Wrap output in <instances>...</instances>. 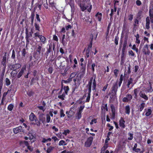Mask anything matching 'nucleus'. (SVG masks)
Returning a JSON list of instances; mask_svg holds the SVG:
<instances>
[{
	"label": "nucleus",
	"mask_w": 153,
	"mask_h": 153,
	"mask_svg": "<svg viewBox=\"0 0 153 153\" xmlns=\"http://www.w3.org/2000/svg\"><path fill=\"white\" fill-rule=\"evenodd\" d=\"M70 132V131L69 130H65L63 133V134L66 135L68 134H69Z\"/></svg>",
	"instance_id": "obj_55"
},
{
	"label": "nucleus",
	"mask_w": 153,
	"mask_h": 153,
	"mask_svg": "<svg viewBox=\"0 0 153 153\" xmlns=\"http://www.w3.org/2000/svg\"><path fill=\"white\" fill-rule=\"evenodd\" d=\"M65 1L67 4H69L71 6L74 2L73 0H65Z\"/></svg>",
	"instance_id": "obj_39"
},
{
	"label": "nucleus",
	"mask_w": 153,
	"mask_h": 153,
	"mask_svg": "<svg viewBox=\"0 0 153 153\" xmlns=\"http://www.w3.org/2000/svg\"><path fill=\"white\" fill-rule=\"evenodd\" d=\"M125 77V75H123V74H121L120 79V80L122 81L123 79Z\"/></svg>",
	"instance_id": "obj_62"
},
{
	"label": "nucleus",
	"mask_w": 153,
	"mask_h": 153,
	"mask_svg": "<svg viewBox=\"0 0 153 153\" xmlns=\"http://www.w3.org/2000/svg\"><path fill=\"white\" fill-rule=\"evenodd\" d=\"M5 84L7 86H8L10 84V82L8 78H6L5 79Z\"/></svg>",
	"instance_id": "obj_40"
},
{
	"label": "nucleus",
	"mask_w": 153,
	"mask_h": 153,
	"mask_svg": "<svg viewBox=\"0 0 153 153\" xmlns=\"http://www.w3.org/2000/svg\"><path fill=\"white\" fill-rule=\"evenodd\" d=\"M146 27L147 29H149L150 28V20L148 16L146 18Z\"/></svg>",
	"instance_id": "obj_14"
},
{
	"label": "nucleus",
	"mask_w": 153,
	"mask_h": 153,
	"mask_svg": "<svg viewBox=\"0 0 153 153\" xmlns=\"http://www.w3.org/2000/svg\"><path fill=\"white\" fill-rule=\"evenodd\" d=\"M119 39V37L118 36H115L114 41L115 44L116 45H117L118 44V41Z\"/></svg>",
	"instance_id": "obj_52"
},
{
	"label": "nucleus",
	"mask_w": 153,
	"mask_h": 153,
	"mask_svg": "<svg viewBox=\"0 0 153 153\" xmlns=\"http://www.w3.org/2000/svg\"><path fill=\"white\" fill-rule=\"evenodd\" d=\"M76 72H74L72 73L70 75V77L72 79L73 77H74L76 74Z\"/></svg>",
	"instance_id": "obj_48"
},
{
	"label": "nucleus",
	"mask_w": 153,
	"mask_h": 153,
	"mask_svg": "<svg viewBox=\"0 0 153 153\" xmlns=\"http://www.w3.org/2000/svg\"><path fill=\"white\" fill-rule=\"evenodd\" d=\"M20 143L24 144L25 146H27L29 145V143L27 141H22Z\"/></svg>",
	"instance_id": "obj_51"
},
{
	"label": "nucleus",
	"mask_w": 153,
	"mask_h": 153,
	"mask_svg": "<svg viewBox=\"0 0 153 153\" xmlns=\"http://www.w3.org/2000/svg\"><path fill=\"white\" fill-rule=\"evenodd\" d=\"M130 112V108L129 105L126 106L125 107V113L129 114Z\"/></svg>",
	"instance_id": "obj_24"
},
{
	"label": "nucleus",
	"mask_w": 153,
	"mask_h": 153,
	"mask_svg": "<svg viewBox=\"0 0 153 153\" xmlns=\"http://www.w3.org/2000/svg\"><path fill=\"white\" fill-rule=\"evenodd\" d=\"M127 45V41H125L123 43V48L122 49V51L123 52H124L126 48Z\"/></svg>",
	"instance_id": "obj_30"
},
{
	"label": "nucleus",
	"mask_w": 153,
	"mask_h": 153,
	"mask_svg": "<svg viewBox=\"0 0 153 153\" xmlns=\"http://www.w3.org/2000/svg\"><path fill=\"white\" fill-rule=\"evenodd\" d=\"M133 79L131 78H130L128 80L127 86L128 88L129 87V85L131 84L132 83Z\"/></svg>",
	"instance_id": "obj_35"
},
{
	"label": "nucleus",
	"mask_w": 153,
	"mask_h": 153,
	"mask_svg": "<svg viewBox=\"0 0 153 153\" xmlns=\"http://www.w3.org/2000/svg\"><path fill=\"white\" fill-rule=\"evenodd\" d=\"M13 107V105L12 104H10L8 107V109L10 111L12 110Z\"/></svg>",
	"instance_id": "obj_49"
},
{
	"label": "nucleus",
	"mask_w": 153,
	"mask_h": 153,
	"mask_svg": "<svg viewBox=\"0 0 153 153\" xmlns=\"http://www.w3.org/2000/svg\"><path fill=\"white\" fill-rule=\"evenodd\" d=\"M59 146H61V145L65 146V145H66V144L65 143V142L64 140H60L59 141Z\"/></svg>",
	"instance_id": "obj_41"
},
{
	"label": "nucleus",
	"mask_w": 153,
	"mask_h": 153,
	"mask_svg": "<svg viewBox=\"0 0 153 153\" xmlns=\"http://www.w3.org/2000/svg\"><path fill=\"white\" fill-rule=\"evenodd\" d=\"M128 101L130 100L132 98V96L130 94H127L126 97Z\"/></svg>",
	"instance_id": "obj_47"
},
{
	"label": "nucleus",
	"mask_w": 153,
	"mask_h": 153,
	"mask_svg": "<svg viewBox=\"0 0 153 153\" xmlns=\"http://www.w3.org/2000/svg\"><path fill=\"white\" fill-rule=\"evenodd\" d=\"M149 88H147L146 90L147 91L148 93H151L153 91V89L152 88V85L150 82H149Z\"/></svg>",
	"instance_id": "obj_27"
},
{
	"label": "nucleus",
	"mask_w": 153,
	"mask_h": 153,
	"mask_svg": "<svg viewBox=\"0 0 153 153\" xmlns=\"http://www.w3.org/2000/svg\"><path fill=\"white\" fill-rule=\"evenodd\" d=\"M85 66H82L80 68L81 73L82 74V75L84 74L85 70Z\"/></svg>",
	"instance_id": "obj_37"
},
{
	"label": "nucleus",
	"mask_w": 153,
	"mask_h": 153,
	"mask_svg": "<svg viewBox=\"0 0 153 153\" xmlns=\"http://www.w3.org/2000/svg\"><path fill=\"white\" fill-rule=\"evenodd\" d=\"M15 52L14 50L12 51V55L11 56V58L13 59L15 58Z\"/></svg>",
	"instance_id": "obj_54"
},
{
	"label": "nucleus",
	"mask_w": 153,
	"mask_h": 153,
	"mask_svg": "<svg viewBox=\"0 0 153 153\" xmlns=\"http://www.w3.org/2000/svg\"><path fill=\"white\" fill-rule=\"evenodd\" d=\"M76 117L77 118V119H80L81 117V112L79 111L76 114Z\"/></svg>",
	"instance_id": "obj_42"
},
{
	"label": "nucleus",
	"mask_w": 153,
	"mask_h": 153,
	"mask_svg": "<svg viewBox=\"0 0 153 153\" xmlns=\"http://www.w3.org/2000/svg\"><path fill=\"white\" fill-rule=\"evenodd\" d=\"M128 135L129 136V137H128V140H131L133 139V134L129 132L128 133Z\"/></svg>",
	"instance_id": "obj_36"
},
{
	"label": "nucleus",
	"mask_w": 153,
	"mask_h": 153,
	"mask_svg": "<svg viewBox=\"0 0 153 153\" xmlns=\"http://www.w3.org/2000/svg\"><path fill=\"white\" fill-rule=\"evenodd\" d=\"M140 91V88H138L136 89H135L134 90V97L135 98H136L137 97V94Z\"/></svg>",
	"instance_id": "obj_18"
},
{
	"label": "nucleus",
	"mask_w": 153,
	"mask_h": 153,
	"mask_svg": "<svg viewBox=\"0 0 153 153\" xmlns=\"http://www.w3.org/2000/svg\"><path fill=\"white\" fill-rule=\"evenodd\" d=\"M128 54L131 56H133L134 55V53L132 50H130L128 51Z\"/></svg>",
	"instance_id": "obj_63"
},
{
	"label": "nucleus",
	"mask_w": 153,
	"mask_h": 153,
	"mask_svg": "<svg viewBox=\"0 0 153 153\" xmlns=\"http://www.w3.org/2000/svg\"><path fill=\"white\" fill-rule=\"evenodd\" d=\"M67 115V117L68 118L71 117L74 114L75 112L72 111L71 110L69 111H67L66 113Z\"/></svg>",
	"instance_id": "obj_15"
},
{
	"label": "nucleus",
	"mask_w": 153,
	"mask_h": 153,
	"mask_svg": "<svg viewBox=\"0 0 153 153\" xmlns=\"http://www.w3.org/2000/svg\"><path fill=\"white\" fill-rule=\"evenodd\" d=\"M55 148V147L50 146L48 148L47 150V152L48 153H50L51 151H52Z\"/></svg>",
	"instance_id": "obj_26"
},
{
	"label": "nucleus",
	"mask_w": 153,
	"mask_h": 153,
	"mask_svg": "<svg viewBox=\"0 0 153 153\" xmlns=\"http://www.w3.org/2000/svg\"><path fill=\"white\" fill-rule=\"evenodd\" d=\"M118 72H119L118 70L117 69H115L114 71V74L115 76V77H117V76H118Z\"/></svg>",
	"instance_id": "obj_46"
},
{
	"label": "nucleus",
	"mask_w": 153,
	"mask_h": 153,
	"mask_svg": "<svg viewBox=\"0 0 153 153\" xmlns=\"http://www.w3.org/2000/svg\"><path fill=\"white\" fill-rule=\"evenodd\" d=\"M6 58H7V53H5L4 56L3 57L2 61L1 62V63L3 66L4 67L6 66Z\"/></svg>",
	"instance_id": "obj_11"
},
{
	"label": "nucleus",
	"mask_w": 153,
	"mask_h": 153,
	"mask_svg": "<svg viewBox=\"0 0 153 153\" xmlns=\"http://www.w3.org/2000/svg\"><path fill=\"white\" fill-rule=\"evenodd\" d=\"M150 21L151 23H153V13H149Z\"/></svg>",
	"instance_id": "obj_38"
},
{
	"label": "nucleus",
	"mask_w": 153,
	"mask_h": 153,
	"mask_svg": "<svg viewBox=\"0 0 153 153\" xmlns=\"http://www.w3.org/2000/svg\"><path fill=\"white\" fill-rule=\"evenodd\" d=\"M63 89L64 91V92H63V93H64L66 95H67V93L68 91L69 90V88L68 86H67L66 87H64L63 88Z\"/></svg>",
	"instance_id": "obj_33"
},
{
	"label": "nucleus",
	"mask_w": 153,
	"mask_h": 153,
	"mask_svg": "<svg viewBox=\"0 0 153 153\" xmlns=\"http://www.w3.org/2000/svg\"><path fill=\"white\" fill-rule=\"evenodd\" d=\"M42 48V45H37L36 47V51L38 52L39 54L41 53V50H42L43 48Z\"/></svg>",
	"instance_id": "obj_16"
},
{
	"label": "nucleus",
	"mask_w": 153,
	"mask_h": 153,
	"mask_svg": "<svg viewBox=\"0 0 153 153\" xmlns=\"http://www.w3.org/2000/svg\"><path fill=\"white\" fill-rule=\"evenodd\" d=\"M22 57H24L25 56V55L26 54V50L24 48L22 51Z\"/></svg>",
	"instance_id": "obj_44"
},
{
	"label": "nucleus",
	"mask_w": 153,
	"mask_h": 153,
	"mask_svg": "<svg viewBox=\"0 0 153 153\" xmlns=\"http://www.w3.org/2000/svg\"><path fill=\"white\" fill-rule=\"evenodd\" d=\"M91 91V89H90H90H88V94L87 97L85 101L86 102H88L89 101L90 98Z\"/></svg>",
	"instance_id": "obj_20"
},
{
	"label": "nucleus",
	"mask_w": 153,
	"mask_h": 153,
	"mask_svg": "<svg viewBox=\"0 0 153 153\" xmlns=\"http://www.w3.org/2000/svg\"><path fill=\"white\" fill-rule=\"evenodd\" d=\"M21 66V65L19 64H17L11 65L10 68L11 70L16 71V69L20 68Z\"/></svg>",
	"instance_id": "obj_7"
},
{
	"label": "nucleus",
	"mask_w": 153,
	"mask_h": 153,
	"mask_svg": "<svg viewBox=\"0 0 153 153\" xmlns=\"http://www.w3.org/2000/svg\"><path fill=\"white\" fill-rule=\"evenodd\" d=\"M125 121L124 119L122 117H121L119 120V125L122 128H124L125 127Z\"/></svg>",
	"instance_id": "obj_8"
},
{
	"label": "nucleus",
	"mask_w": 153,
	"mask_h": 153,
	"mask_svg": "<svg viewBox=\"0 0 153 153\" xmlns=\"http://www.w3.org/2000/svg\"><path fill=\"white\" fill-rule=\"evenodd\" d=\"M34 36H34V38L35 39H37V37L39 38V36H40V35L39 34V33H36L34 34Z\"/></svg>",
	"instance_id": "obj_60"
},
{
	"label": "nucleus",
	"mask_w": 153,
	"mask_h": 153,
	"mask_svg": "<svg viewBox=\"0 0 153 153\" xmlns=\"http://www.w3.org/2000/svg\"><path fill=\"white\" fill-rule=\"evenodd\" d=\"M62 89H61L60 91L58 93V97L61 99L62 100H65V95H66L64 93H62Z\"/></svg>",
	"instance_id": "obj_4"
},
{
	"label": "nucleus",
	"mask_w": 153,
	"mask_h": 153,
	"mask_svg": "<svg viewBox=\"0 0 153 153\" xmlns=\"http://www.w3.org/2000/svg\"><path fill=\"white\" fill-rule=\"evenodd\" d=\"M3 79L2 78H0V95L1 93V90L3 86Z\"/></svg>",
	"instance_id": "obj_29"
},
{
	"label": "nucleus",
	"mask_w": 153,
	"mask_h": 153,
	"mask_svg": "<svg viewBox=\"0 0 153 153\" xmlns=\"http://www.w3.org/2000/svg\"><path fill=\"white\" fill-rule=\"evenodd\" d=\"M133 18V15L130 14L128 16V19L131 21L132 20Z\"/></svg>",
	"instance_id": "obj_64"
},
{
	"label": "nucleus",
	"mask_w": 153,
	"mask_h": 153,
	"mask_svg": "<svg viewBox=\"0 0 153 153\" xmlns=\"http://www.w3.org/2000/svg\"><path fill=\"white\" fill-rule=\"evenodd\" d=\"M35 123H33L34 125H36L38 126H40L41 123L36 118L34 120Z\"/></svg>",
	"instance_id": "obj_31"
},
{
	"label": "nucleus",
	"mask_w": 153,
	"mask_h": 153,
	"mask_svg": "<svg viewBox=\"0 0 153 153\" xmlns=\"http://www.w3.org/2000/svg\"><path fill=\"white\" fill-rule=\"evenodd\" d=\"M26 69V67L25 66L23 67L21 69L20 71L19 72V74L17 75L18 78H19L24 73V71Z\"/></svg>",
	"instance_id": "obj_13"
},
{
	"label": "nucleus",
	"mask_w": 153,
	"mask_h": 153,
	"mask_svg": "<svg viewBox=\"0 0 153 153\" xmlns=\"http://www.w3.org/2000/svg\"><path fill=\"white\" fill-rule=\"evenodd\" d=\"M72 78L69 77V78L67 79L66 80H64V82L65 83H69L72 81Z\"/></svg>",
	"instance_id": "obj_56"
},
{
	"label": "nucleus",
	"mask_w": 153,
	"mask_h": 153,
	"mask_svg": "<svg viewBox=\"0 0 153 153\" xmlns=\"http://www.w3.org/2000/svg\"><path fill=\"white\" fill-rule=\"evenodd\" d=\"M81 75L79 76V74L75 77L76 79V80L77 82L78 83H79V85L81 83Z\"/></svg>",
	"instance_id": "obj_23"
},
{
	"label": "nucleus",
	"mask_w": 153,
	"mask_h": 153,
	"mask_svg": "<svg viewBox=\"0 0 153 153\" xmlns=\"http://www.w3.org/2000/svg\"><path fill=\"white\" fill-rule=\"evenodd\" d=\"M51 120V117L50 116L48 115L47 114L46 116V121L48 123L50 122Z\"/></svg>",
	"instance_id": "obj_50"
},
{
	"label": "nucleus",
	"mask_w": 153,
	"mask_h": 153,
	"mask_svg": "<svg viewBox=\"0 0 153 153\" xmlns=\"http://www.w3.org/2000/svg\"><path fill=\"white\" fill-rule=\"evenodd\" d=\"M149 13H153V2L150 3L149 6Z\"/></svg>",
	"instance_id": "obj_28"
},
{
	"label": "nucleus",
	"mask_w": 153,
	"mask_h": 153,
	"mask_svg": "<svg viewBox=\"0 0 153 153\" xmlns=\"http://www.w3.org/2000/svg\"><path fill=\"white\" fill-rule=\"evenodd\" d=\"M132 49L134 50H135L136 52H138V48H136V45H133Z\"/></svg>",
	"instance_id": "obj_53"
},
{
	"label": "nucleus",
	"mask_w": 153,
	"mask_h": 153,
	"mask_svg": "<svg viewBox=\"0 0 153 153\" xmlns=\"http://www.w3.org/2000/svg\"><path fill=\"white\" fill-rule=\"evenodd\" d=\"M93 139V138L91 137H89L85 143V146L86 147H89L91 144Z\"/></svg>",
	"instance_id": "obj_5"
},
{
	"label": "nucleus",
	"mask_w": 153,
	"mask_h": 153,
	"mask_svg": "<svg viewBox=\"0 0 153 153\" xmlns=\"http://www.w3.org/2000/svg\"><path fill=\"white\" fill-rule=\"evenodd\" d=\"M142 51L145 55H149L150 54V51L149 49L148 45L146 44L144 46L143 48Z\"/></svg>",
	"instance_id": "obj_3"
},
{
	"label": "nucleus",
	"mask_w": 153,
	"mask_h": 153,
	"mask_svg": "<svg viewBox=\"0 0 153 153\" xmlns=\"http://www.w3.org/2000/svg\"><path fill=\"white\" fill-rule=\"evenodd\" d=\"M143 13V12L141 10H139L137 14V18H139V19H141V16L142 14Z\"/></svg>",
	"instance_id": "obj_32"
},
{
	"label": "nucleus",
	"mask_w": 153,
	"mask_h": 153,
	"mask_svg": "<svg viewBox=\"0 0 153 153\" xmlns=\"http://www.w3.org/2000/svg\"><path fill=\"white\" fill-rule=\"evenodd\" d=\"M118 88L117 82H116L113 85L112 88V92L116 94Z\"/></svg>",
	"instance_id": "obj_12"
},
{
	"label": "nucleus",
	"mask_w": 153,
	"mask_h": 153,
	"mask_svg": "<svg viewBox=\"0 0 153 153\" xmlns=\"http://www.w3.org/2000/svg\"><path fill=\"white\" fill-rule=\"evenodd\" d=\"M17 74V72L16 71L13 70L10 73V74L12 77H14L16 76Z\"/></svg>",
	"instance_id": "obj_34"
},
{
	"label": "nucleus",
	"mask_w": 153,
	"mask_h": 153,
	"mask_svg": "<svg viewBox=\"0 0 153 153\" xmlns=\"http://www.w3.org/2000/svg\"><path fill=\"white\" fill-rule=\"evenodd\" d=\"M96 19H98L99 21H100L102 19V14L101 13H98L96 15Z\"/></svg>",
	"instance_id": "obj_19"
},
{
	"label": "nucleus",
	"mask_w": 153,
	"mask_h": 153,
	"mask_svg": "<svg viewBox=\"0 0 153 153\" xmlns=\"http://www.w3.org/2000/svg\"><path fill=\"white\" fill-rule=\"evenodd\" d=\"M136 4L137 6H140L141 4L142 3L140 0H137L136 1Z\"/></svg>",
	"instance_id": "obj_59"
},
{
	"label": "nucleus",
	"mask_w": 153,
	"mask_h": 153,
	"mask_svg": "<svg viewBox=\"0 0 153 153\" xmlns=\"http://www.w3.org/2000/svg\"><path fill=\"white\" fill-rule=\"evenodd\" d=\"M60 117H64L65 115L64 114V111L62 109H61L60 110Z\"/></svg>",
	"instance_id": "obj_43"
},
{
	"label": "nucleus",
	"mask_w": 153,
	"mask_h": 153,
	"mask_svg": "<svg viewBox=\"0 0 153 153\" xmlns=\"http://www.w3.org/2000/svg\"><path fill=\"white\" fill-rule=\"evenodd\" d=\"M13 131L14 133L16 134L19 132H23L24 130L22 129V127L21 126L13 129Z\"/></svg>",
	"instance_id": "obj_6"
},
{
	"label": "nucleus",
	"mask_w": 153,
	"mask_h": 153,
	"mask_svg": "<svg viewBox=\"0 0 153 153\" xmlns=\"http://www.w3.org/2000/svg\"><path fill=\"white\" fill-rule=\"evenodd\" d=\"M73 81H74V85L75 86V87H74V88H73V91H75V90L77 88V87L76 86V81H76V79L75 78H74V79H73Z\"/></svg>",
	"instance_id": "obj_45"
},
{
	"label": "nucleus",
	"mask_w": 153,
	"mask_h": 153,
	"mask_svg": "<svg viewBox=\"0 0 153 153\" xmlns=\"http://www.w3.org/2000/svg\"><path fill=\"white\" fill-rule=\"evenodd\" d=\"M36 118V116L33 112H31L29 116V119L31 121H34Z\"/></svg>",
	"instance_id": "obj_10"
},
{
	"label": "nucleus",
	"mask_w": 153,
	"mask_h": 153,
	"mask_svg": "<svg viewBox=\"0 0 153 153\" xmlns=\"http://www.w3.org/2000/svg\"><path fill=\"white\" fill-rule=\"evenodd\" d=\"M97 122L96 119H94L92 120L91 122L90 123V124L91 125L93 124L94 123H96Z\"/></svg>",
	"instance_id": "obj_57"
},
{
	"label": "nucleus",
	"mask_w": 153,
	"mask_h": 153,
	"mask_svg": "<svg viewBox=\"0 0 153 153\" xmlns=\"http://www.w3.org/2000/svg\"><path fill=\"white\" fill-rule=\"evenodd\" d=\"M140 97L144 99L145 100H147L148 98L146 94L142 91H140L139 94Z\"/></svg>",
	"instance_id": "obj_9"
},
{
	"label": "nucleus",
	"mask_w": 153,
	"mask_h": 153,
	"mask_svg": "<svg viewBox=\"0 0 153 153\" xmlns=\"http://www.w3.org/2000/svg\"><path fill=\"white\" fill-rule=\"evenodd\" d=\"M145 105L146 104L145 103L142 102L139 105V110L140 111H142L144 108Z\"/></svg>",
	"instance_id": "obj_22"
},
{
	"label": "nucleus",
	"mask_w": 153,
	"mask_h": 153,
	"mask_svg": "<svg viewBox=\"0 0 153 153\" xmlns=\"http://www.w3.org/2000/svg\"><path fill=\"white\" fill-rule=\"evenodd\" d=\"M93 79V86H92V90H94L95 89L96 87V83L95 81V77H94V79H93V77H91L90 80L88 85V89H90H90H91V84L92 82V80Z\"/></svg>",
	"instance_id": "obj_1"
},
{
	"label": "nucleus",
	"mask_w": 153,
	"mask_h": 153,
	"mask_svg": "<svg viewBox=\"0 0 153 153\" xmlns=\"http://www.w3.org/2000/svg\"><path fill=\"white\" fill-rule=\"evenodd\" d=\"M145 110L146 112L145 115L146 116H149L150 115H151V114L152 113V110H151V108L148 109L147 110Z\"/></svg>",
	"instance_id": "obj_21"
},
{
	"label": "nucleus",
	"mask_w": 153,
	"mask_h": 153,
	"mask_svg": "<svg viewBox=\"0 0 153 153\" xmlns=\"http://www.w3.org/2000/svg\"><path fill=\"white\" fill-rule=\"evenodd\" d=\"M39 121H41L43 123H44L45 121V118L43 114H41L39 116Z\"/></svg>",
	"instance_id": "obj_17"
},
{
	"label": "nucleus",
	"mask_w": 153,
	"mask_h": 153,
	"mask_svg": "<svg viewBox=\"0 0 153 153\" xmlns=\"http://www.w3.org/2000/svg\"><path fill=\"white\" fill-rule=\"evenodd\" d=\"M31 24L32 25L33 23L34 18V14H32L31 16Z\"/></svg>",
	"instance_id": "obj_58"
},
{
	"label": "nucleus",
	"mask_w": 153,
	"mask_h": 153,
	"mask_svg": "<svg viewBox=\"0 0 153 153\" xmlns=\"http://www.w3.org/2000/svg\"><path fill=\"white\" fill-rule=\"evenodd\" d=\"M39 38L41 42L44 44H45L46 39V38L44 36L42 35H40V36H39Z\"/></svg>",
	"instance_id": "obj_25"
},
{
	"label": "nucleus",
	"mask_w": 153,
	"mask_h": 153,
	"mask_svg": "<svg viewBox=\"0 0 153 153\" xmlns=\"http://www.w3.org/2000/svg\"><path fill=\"white\" fill-rule=\"evenodd\" d=\"M108 147V146L107 145H105L102 148V150H103V153H104V151L105 149Z\"/></svg>",
	"instance_id": "obj_61"
},
{
	"label": "nucleus",
	"mask_w": 153,
	"mask_h": 153,
	"mask_svg": "<svg viewBox=\"0 0 153 153\" xmlns=\"http://www.w3.org/2000/svg\"><path fill=\"white\" fill-rule=\"evenodd\" d=\"M88 5L85 6V5H81L80 6L81 8L82 11H84L85 10L88 8V11L90 12L92 8V5L90 2H88Z\"/></svg>",
	"instance_id": "obj_2"
}]
</instances>
